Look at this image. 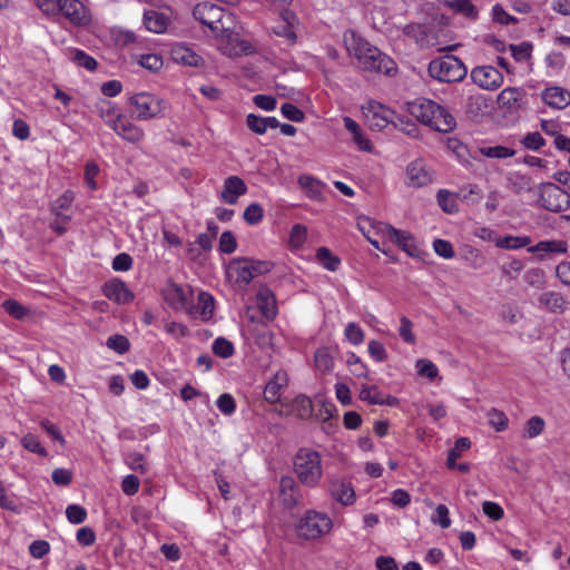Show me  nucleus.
Returning <instances> with one entry per match:
<instances>
[{
  "label": "nucleus",
  "mask_w": 570,
  "mask_h": 570,
  "mask_svg": "<svg viewBox=\"0 0 570 570\" xmlns=\"http://www.w3.org/2000/svg\"><path fill=\"white\" fill-rule=\"evenodd\" d=\"M194 18L203 26L208 27L216 36L227 39L232 45L230 56H240L252 52V46L243 40L232 30L234 16L226 12L224 8L213 2L206 1L195 6L193 10Z\"/></svg>",
  "instance_id": "f257e3e1"
},
{
  "label": "nucleus",
  "mask_w": 570,
  "mask_h": 570,
  "mask_svg": "<svg viewBox=\"0 0 570 570\" xmlns=\"http://www.w3.org/2000/svg\"><path fill=\"white\" fill-rule=\"evenodd\" d=\"M343 41L347 52L357 60L362 69L389 76L397 70V66L391 57L381 52L354 30H346Z\"/></svg>",
  "instance_id": "f03ea898"
},
{
  "label": "nucleus",
  "mask_w": 570,
  "mask_h": 570,
  "mask_svg": "<svg viewBox=\"0 0 570 570\" xmlns=\"http://www.w3.org/2000/svg\"><path fill=\"white\" fill-rule=\"evenodd\" d=\"M409 112L421 124L439 132L448 134L456 127V120L448 108L428 98L409 102Z\"/></svg>",
  "instance_id": "7ed1b4c3"
},
{
  "label": "nucleus",
  "mask_w": 570,
  "mask_h": 570,
  "mask_svg": "<svg viewBox=\"0 0 570 570\" xmlns=\"http://www.w3.org/2000/svg\"><path fill=\"white\" fill-rule=\"evenodd\" d=\"M293 470L303 485L317 487L323 475L321 454L312 449L301 448L293 459Z\"/></svg>",
  "instance_id": "20e7f679"
},
{
  "label": "nucleus",
  "mask_w": 570,
  "mask_h": 570,
  "mask_svg": "<svg viewBox=\"0 0 570 570\" xmlns=\"http://www.w3.org/2000/svg\"><path fill=\"white\" fill-rule=\"evenodd\" d=\"M429 75L440 82H459L466 76V67L455 56H443L429 63Z\"/></svg>",
  "instance_id": "39448f33"
},
{
  "label": "nucleus",
  "mask_w": 570,
  "mask_h": 570,
  "mask_svg": "<svg viewBox=\"0 0 570 570\" xmlns=\"http://www.w3.org/2000/svg\"><path fill=\"white\" fill-rule=\"evenodd\" d=\"M537 203L552 213L564 212L570 206V195L553 183H544L538 187Z\"/></svg>",
  "instance_id": "423d86ee"
},
{
  "label": "nucleus",
  "mask_w": 570,
  "mask_h": 570,
  "mask_svg": "<svg viewBox=\"0 0 570 570\" xmlns=\"http://www.w3.org/2000/svg\"><path fill=\"white\" fill-rule=\"evenodd\" d=\"M131 115L138 120H148L160 115L166 108L161 98L150 92H138L130 97Z\"/></svg>",
  "instance_id": "0eeeda50"
},
{
  "label": "nucleus",
  "mask_w": 570,
  "mask_h": 570,
  "mask_svg": "<svg viewBox=\"0 0 570 570\" xmlns=\"http://www.w3.org/2000/svg\"><path fill=\"white\" fill-rule=\"evenodd\" d=\"M332 520L325 513L317 511H307L298 524L299 535L305 539H317L330 532Z\"/></svg>",
  "instance_id": "6e6552de"
},
{
  "label": "nucleus",
  "mask_w": 570,
  "mask_h": 570,
  "mask_svg": "<svg viewBox=\"0 0 570 570\" xmlns=\"http://www.w3.org/2000/svg\"><path fill=\"white\" fill-rule=\"evenodd\" d=\"M363 114L371 129L382 130L393 120L394 112L377 101L363 107Z\"/></svg>",
  "instance_id": "1a4fd4ad"
},
{
  "label": "nucleus",
  "mask_w": 570,
  "mask_h": 570,
  "mask_svg": "<svg viewBox=\"0 0 570 570\" xmlns=\"http://www.w3.org/2000/svg\"><path fill=\"white\" fill-rule=\"evenodd\" d=\"M497 102L507 112H518L527 105V92L522 88L508 87L499 94Z\"/></svg>",
  "instance_id": "9d476101"
},
{
  "label": "nucleus",
  "mask_w": 570,
  "mask_h": 570,
  "mask_svg": "<svg viewBox=\"0 0 570 570\" xmlns=\"http://www.w3.org/2000/svg\"><path fill=\"white\" fill-rule=\"evenodd\" d=\"M471 78L475 85L487 90H494L503 82L502 73L492 66L475 67L471 72Z\"/></svg>",
  "instance_id": "9b49d317"
},
{
  "label": "nucleus",
  "mask_w": 570,
  "mask_h": 570,
  "mask_svg": "<svg viewBox=\"0 0 570 570\" xmlns=\"http://www.w3.org/2000/svg\"><path fill=\"white\" fill-rule=\"evenodd\" d=\"M60 14L75 26H87L91 16L79 0H60Z\"/></svg>",
  "instance_id": "f8f14e48"
},
{
  "label": "nucleus",
  "mask_w": 570,
  "mask_h": 570,
  "mask_svg": "<svg viewBox=\"0 0 570 570\" xmlns=\"http://www.w3.org/2000/svg\"><path fill=\"white\" fill-rule=\"evenodd\" d=\"M163 295L165 301L168 303L170 307L176 311L188 309L189 314H194L193 309H189V291L184 288L183 286L171 283L168 284L164 291Z\"/></svg>",
  "instance_id": "ddd939ff"
},
{
  "label": "nucleus",
  "mask_w": 570,
  "mask_h": 570,
  "mask_svg": "<svg viewBox=\"0 0 570 570\" xmlns=\"http://www.w3.org/2000/svg\"><path fill=\"white\" fill-rule=\"evenodd\" d=\"M301 490L292 476H283L279 481L278 500L285 509L295 508L301 500Z\"/></svg>",
  "instance_id": "4468645a"
},
{
  "label": "nucleus",
  "mask_w": 570,
  "mask_h": 570,
  "mask_svg": "<svg viewBox=\"0 0 570 570\" xmlns=\"http://www.w3.org/2000/svg\"><path fill=\"white\" fill-rule=\"evenodd\" d=\"M102 292L107 298L117 304H127L134 299L132 292L126 283L120 279H112L104 285Z\"/></svg>",
  "instance_id": "2eb2a0df"
},
{
  "label": "nucleus",
  "mask_w": 570,
  "mask_h": 570,
  "mask_svg": "<svg viewBox=\"0 0 570 570\" xmlns=\"http://www.w3.org/2000/svg\"><path fill=\"white\" fill-rule=\"evenodd\" d=\"M406 179L409 186L419 188L431 184L433 176L421 160H415L406 168Z\"/></svg>",
  "instance_id": "dca6fc26"
},
{
  "label": "nucleus",
  "mask_w": 570,
  "mask_h": 570,
  "mask_svg": "<svg viewBox=\"0 0 570 570\" xmlns=\"http://www.w3.org/2000/svg\"><path fill=\"white\" fill-rule=\"evenodd\" d=\"M288 377L284 371H277L274 376L266 383L264 390V399L271 404H275L281 400L282 390L287 386Z\"/></svg>",
  "instance_id": "f3484780"
},
{
  "label": "nucleus",
  "mask_w": 570,
  "mask_h": 570,
  "mask_svg": "<svg viewBox=\"0 0 570 570\" xmlns=\"http://www.w3.org/2000/svg\"><path fill=\"white\" fill-rule=\"evenodd\" d=\"M247 191V187L243 179L238 176H229L224 181V187L220 194L224 203L234 205L237 203V198Z\"/></svg>",
  "instance_id": "a211bd4d"
},
{
  "label": "nucleus",
  "mask_w": 570,
  "mask_h": 570,
  "mask_svg": "<svg viewBox=\"0 0 570 570\" xmlns=\"http://www.w3.org/2000/svg\"><path fill=\"white\" fill-rule=\"evenodd\" d=\"M170 56L175 62L184 66L198 67L204 62L198 53L183 43L174 45L170 50Z\"/></svg>",
  "instance_id": "6ab92c4d"
},
{
  "label": "nucleus",
  "mask_w": 570,
  "mask_h": 570,
  "mask_svg": "<svg viewBox=\"0 0 570 570\" xmlns=\"http://www.w3.org/2000/svg\"><path fill=\"white\" fill-rule=\"evenodd\" d=\"M257 306L264 317L273 321L277 315V304L273 292L268 287H261L256 295Z\"/></svg>",
  "instance_id": "aec40b11"
},
{
  "label": "nucleus",
  "mask_w": 570,
  "mask_h": 570,
  "mask_svg": "<svg viewBox=\"0 0 570 570\" xmlns=\"http://www.w3.org/2000/svg\"><path fill=\"white\" fill-rule=\"evenodd\" d=\"M542 100L550 107L563 109L570 104V92L562 87H549L541 92Z\"/></svg>",
  "instance_id": "412c9836"
},
{
  "label": "nucleus",
  "mask_w": 570,
  "mask_h": 570,
  "mask_svg": "<svg viewBox=\"0 0 570 570\" xmlns=\"http://www.w3.org/2000/svg\"><path fill=\"white\" fill-rule=\"evenodd\" d=\"M328 491L332 498L343 505L352 504L355 500V493L351 484L333 480L330 482Z\"/></svg>",
  "instance_id": "4be33fe9"
},
{
  "label": "nucleus",
  "mask_w": 570,
  "mask_h": 570,
  "mask_svg": "<svg viewBox=\"0 0 570 570\" xmlns=\"http://www.w3.org/2000/svg\"><path fill=\"white\" fill-rule=\"evenodd\" d=\"M95 110L111 129L121 121L120 110L109 100L104 99L97 102Z\"/></svg>",
  "instance_id": "5701e85b"
},
{
  "label": "nucleus",
  "mask_w": 570,
  "mask_h": 570,
  "mask_svg": "<svg viewBox=\"0 0 570 570\" xmlns=\"http://www.w3.org/2000/svg\"><path fill=\"white\" fill-rule=\"evenodd\" d=\"M227 273L230 277H235V282L238 284L246 285L253 279L248 258H237L232 261Z\"/></svg>",
  "instance_id": "b1692460"
},
{
  "label": "nucleus",
  "mask_w": 570,
  "mask_h": 570,
  "mask_svg": "<svg viewBox=\"0 0 570 570\" xmlns=\"http://www.w3.org/2000/svg\"><path fill=\"white\" fill-rule=\"evenodd\" d=\"M112 130L122 139L132 144L139 142L144 138L142 129L126 120L124 117H121V121H119Z\"/></svg>",
  "instance_id": "393cba45"
},
{
  "label": "nucleus",
  "mask_w": 570,
  "mask_h": 570,
  "mask_svg": "<svg viewBox=\"0 0 570 570\" xmlns=\"http://www.w3.org/2000/svg\"><path fill=\"white\" fill-rule=\"evenodd\" d=\"M403 32L422 48H429L435 45L434 39L429 36L426 28L419 23L406 24Z\"/></svg>",
  "instance_id": "a878e982"
},
{
  "label": "nucleus",
  "mask_w": 570,
  "mask_h": 570,
  "mask_svg": "<svg viewBox=\"0 0 570 570\" xmlns=\"http://www.w3.org/2000/svg\"><path fill=\"white\" fill-rule=\"evenodd\" d=\"M144 23L147 30L156 33H161L167 29L168 18L165 13L156 10H149L144 14Z\"/></svg>",
  "instance_id": "bb28decb"
},
{
  "label": "nucleus",
  "mask_w": 570,
  "mask_h": 570,
  "mask_svg": "<svg viewBox=\"0 0 570 570\" xmlns=\"http://www.w3.org/2000/svg\"><path fill=\"white\" fill-rule=\"evenodd\" d=\"M389 236L410 256H415L417 249L410 234L390 226Z\"/></svg>",
  "instance_id": "cd10ccee"
},
{
  "label": "nucleus",
  "mask_w": 570,
  "mask_h": 570,
  "mask_svg": "<svg viewBox=\"0 0 570 570\" xmlns=\"http://www.w3.org/2000/svg\"><path fill=\"white\" fill-rule=\"evenodd\" d=\"M73 193L71 190H66L59 198H57L52 205V213L60 217L63 223L70 222V216L66 215L65 212L68 210L73 202Z\"/></svg>",
  "instance_id": "c85d7f7f"
},
{
  "label": "nucleus",
  "mask_w": 570,
  "mask_h": 570,
  "mask_svg": "<svg viewBox=\"0 0 570 570\" xmlns=\"http://www.w3.org/2000/svg\"><path fill=\"white\" fill-rule=\"evenodd\" d=\"M530 253H566L567 244L562 240H541L528 248Z\"/></svg>",
  "instance_id": "c756f323"
},
{
  "label": "nucleus",
  "mask_w": 570,
  "mask_h": 570,
  "mask_svg": "<svg viewBox=\"0 0 570 570\" xmlns=\"http://www.w3.org/2000/svg\"><path fill=\"white\" fill-rule=\"evenodd\" d=\"M531 243L529 236H504L497 239L495 245L505 249H519Z\"/></svg>",
  "instance_id": "7c9ffc66"
},
{
  "label": "nucleus",
  "mask_w": 570,
  "mask_h": 570,
  "mask_svg": "<svg viewBox=\"0 0 570 570\" xmlns=\"http://www.w3.org/2000/svg\"><path fill=\"white\" fill-rule=\"evenodd\" d=\"M196 313H199L203 320H209L214 313V297L206 293L200 292L198 294V303Z\"/></svg>",
  "instance_id": "2f4dec72"
},
{
  "label": "nucleus",
  "mask_w": 570,
  "mask_h": 570,
  "mask_svg": "<svg viewBox=\"0 0 570 570\" xmlns=\"http://www.w3.org/2000/svg\"><path fill=\"white\" fill-rule=\"evenodd\" d=\"M546 426V422L541 416H531L525 425L522 436L527 439H533L540 435Z\"/></svg>",
  "instance_id": "473e14b6"
},
{
  "label": "nucleus",
  "mask_w": 570,
  "mask_h": 570,
  "mask_svg": "<svg viewBox=\"0 0 570 570\" xmlns=\"http://www.w3.org/2000/svg\"><path fill=\"white\" fill-rule=\"evenodd\" d=\"M316 257L326 269L334 272L338 268L340 258L333 255L327 247H320Z\"/></svg>",
  "instance_id": "72a5a7b5"
},
{
  "label": "nucleus",
  "mask_w": 570,
  "mask_h": 570,
  "mask_svg": "<svg viewBox=\"0 0 570 570\" xmlns=\"http://www.w3.org/2000/svg\"><path fill=\"white\" fill-rule=\"evenodd\" d=\"M70 60L79 67H83L87 70H95L97 68V61L91 56L87 55L82 50H71Z\"/></svg>",
  "instance_id": "f704fd0d"
},
{
  "label": "nucleus",
  "mask_w": 570,
  "mask_h": 570,
  "mask_svg": "<svg viewBox=\"0 0 570 570\" xmlns=\"http://www.w3.org/2000/svg\"><path fill=\"white\" fill-rule=\"evenodd\" d=\"M436 199L438 204L445 213L453 214L458 210L455 197L449 190L440 189L438 191Z\"/></svg>",
  "instance_id": "c9c22d12"
},
{
  "label": "nucleus",
  "mask_w": 570,
  "mask_h": 570,
  "mask_svg": "<svg viewBox=\"0 0 570 570\" xmlns=\"http://www.w3.org/2000/svg\"><path fill=\"white\" fill-rule=\"evenodd\" d=\"M458 196L468 204H478L482 198V191L476 185L462 186Z\"/></svg>",
  "instance_id": "e433bc0d"
},
{
  "label": "nucleus",
  "mask_w": 570,
  "mask_h": 570,
  "mask_svg": "<svg viewBox=\"0 0 570 570\" xmlns=\"http://www.w3.org/2000/svg\"><path fill=\"white\" fill-rule=\"evenodd\" d=\"M4 311L16 320H23L30 314V311L14 299H7L2 303Z\"/></svg>",
  "instance_id": "4c0bfd02"
},
{
  "label": "nucleus",
  "mask_w": 570,
  "mask_h": 570,
  "mask_svg": "<svg viewBox=\"0 0 570 570\" xmlns=\"http://www.w3.org/2000/svg\"><path fill=\"white\" fill-rule=\"evenodd\" d=\"M539 302L553 312L561 309L564 304L562 296L556 292L542 293L539 297Z\"/></svg>",
  "instance_id": "58836bf2"
},
{
  "label": "nucleus",
  "mask_w": 570,
  "mask_h": 570,
  "mask_svg": "<svg viewBox=\"0 0 570 570\" xmlns=\"http://www.w3.org/2000/svg\"><path fill=\"white\" fill-rule=\"evenodd\" d=\"M298 185L313 198L321 194V183L311 175L299 176Z\"/></svg>",
  "instance_id": "ea45409f"
},
{
  "label": "nucleus",
  "mask_w": 570,
  "mask_h": 570,
  "mask_svg": "<svg viewBox=\"0 0 570 570\" xmlns=\"http://www.w3.org/2000/svg\"><path fill=\"white\" fill-rule=\"evenodd\" d=\"M294 410L301 419H308L313 413V403L309 397L299 395L294 400Z\"/></svg>",
  "instance_id": "a19ab883"
},
{
  "label": "nucleus",
  "mask_w": 570,
  "mask_h": 570,
  "mask_svg": "<svg viewBox=\"0 0 570 570\" xmlns=\"http://www.w3.org/2000/svg\"><path fill=\"white\" fill-rule=\"evenodd\" d=\"M489 424L494 428L497 431H504L508 426V417L507 415L497 409H491L488 414Z\"/></svg>",
  "instance_id": "79ce46f5"
},
{
  "label": "nucleus",
  "mask_w": 570,
  "mask_h": 570,
  "mask_svg": "<svg viewBox=\"0 0 570 570\" xmlns=\"http://www.w3.org/2000/svg\"><path fill=\"white\" fill-rule=\"evenodd\" d=\"M360 399L362 401H367L371 404H384V397L374 385H363L360 392Z\"/></svg>",
  "instance_id": "37998d69"
},
{
  "label": "nucleus",
  "mask_w": 570,
  "mask_h": 570,
  "mask_svg": "<svg viewBox=\"0 0 570 570\" xmlns=\"http://www.w3.org/2000/svg\"><path fill=\"white\" fill-rule=\"evenodd\" d=\"M415 367L417 370L419 375L425 376L429 380H434L439 374L436 365L430 360H417Z\"/></svg>",
  "instance_id": "c03bdc74"
},
{
  "label": "nucleus",
  "mask_w": 570,
  "mask_h": 570,
  "mask_svg": "<svg viewBox=\"0 0 570 570\" xmlns=\"http://www.w3.org/2000/svg\"><path fill=\"white\" fill-rule=\"evenodd\" d=\"M480 151L485 157L499 159L509 158L514 155V150L504 146L482 147Z\"/></svg>",
  "instance_id": "a18cd8bd"
},
{
  "label": "nucleus",
  "mask_w": 570,
  "mask_h": 570,
  "mask_svg": "<svg viewBox=\"0 0 570 570\" xmlns=\"http://www.w3.org/2000/svg\"><path fill=\"white\" fill-rule=\"evenodd\" d=\"M21 444L22 446L32 452V453H37L41 456H47L48 455V452L47 450L40 444V442L38 441V439L33 435V434H26L22 439H21Z\"/></svg>",
  "instance_id": "49530a36"
},
{
  "label": "nucleus",
  "mask_w": 570,
  "mask_h": 570,
  "mask_svg": "<svg viewBox=\"0 0 570 570\" xmlns=\"http://www.w3.org/2000/svg\"><path fill=\"white\" fill-rule=\"evenodd\" d=\"M449 6L454 11L468 18H474L476 16L475 7L469 0H452L449 2Z\"/></svg>",
  "instance_id": "de8ad7c7"
},
{
  "label": "nucleus",
  "mask_w": 570,
  "mask_h": 570,
  "mask_svg": "<svg viewBox=\"0 0 570 570\" xmlns=\"http://www.w3.org/2000/svg\"><path fill=\"white\" fill-rule=\"evenodd\" d=\"M139 65L150 71L159 70L164 62L163 58L156 53L141 55L138 60Z\"/></svg>",
  "instance_id": "09e8293b"
},
{
  "label": "nucleus",
  "mask_w": 570,
  "mask_h": 570,
  "mask_svg": "<svg viewBox=\"0 0 570 570\" xmlns=\"http://www.w3.org/2000/svg\"><path fill=\"white\" fill-rule=\"evenodd\" d=\"M66 517L70 523L79 524L86 520L87 511L78 504H70L66 509Z\"/></svg>",
  "instance_id": "8fccbe9b"
},
{
  "label": "nucleus",
  "mask_w": 570,
  "mask_h": 570,
  "mask_svg": "<svg viewBox=\"0 0 570 570\" xmlns=\"http://www.w3.org/2000/svg\"><path fill=\"white\" fill-rule=\"evenodd\" d=\"M244 219L249 225H256L263 219V207L253 203L246 207L244 212Z\"/></svg>",
  "instance_id": "3c124183"
},
{
  "label": "nucleus",
  "mask_w": 570,
  "mask_h": 570,
  "mask_svg": "<svg viewBox=\"0 0 570 570\" xmlns=\"http://www.w3.org/2000/svg\"><path fill=\"white\" fill-rule=\"evenodd\" d=\"M213 352L220 357H229L234 353V346L228 340L218 337L213 343Z\"/></svg>",
  "instance_id": "603ef678"
},
{
  "label": "nucleus",
  "mask_w": 570,
  "mask_h": 570,
  "mask_svg": "<svg viewBox=\"0 0 570 570\" xmlns=\"http://www.w3.org/2000/svg\"><path fill=\"white\" fill-rule=\"evenodd\" d=\"M315 366L322 372H330L333 367V358L326 348L317 350L315 353Z\"/></svg>",
  "instance_id": "864d4df0"
},
{
  "label": "nucleus",
  "mask_w": 570,
  "mask_h": 570,
  "mask_svg": "<svg viewBox=\"0 0 570 570\" xmlns=\"http://www.w3.org/2000/svg\"><path fill=\"white\" fill-rule=\"evenodd\" d=\"M107 346L119 354H124L129 350L130 344L126 336L116 334L107 340Z\"/></svg>",
  "instance_id": "5fc2aeb1"
},
{
  "label": "nucleus",
  "mask_w": 570,
  "mask_h": 570,
  "mask_svg": "<svg viewBox=\"0 0 570 570\" xmlns=\"http://www.w3.org/2000/svg\"><path fill=\"white\" fill-rule=\"evenodd\" d=\"M432 522L439 524L442 529H448L451 525V519L449 517V509L444 504H439L435 508V512L431 518Z\"/></svg>",
  "instance_id": "6e6d98bb"
},
{
  "label": "nucleus",
  "mask_w": 570,
  "mask_h": 570,
  "mask_svg": "<svg viewBox=\"0 0 570 570\" xmlns=\"http://www.w3.org/2000/svg\"><path fill=\"white\" fill-rule=\"evenodd\" d=\"M60 0H37L38 8L48 17L60 16Z\"/></svg>",
  "instance_id": "4d7b16f0"
},
{
  "label": "nucleus",
  "mask_w": 570,
  "mask_h": 570,
  "mask_svg": "<svg viewBox=\"0 0 570 570\" xmlns=\"http://www.w3.org/2000/svg\"><path fill=\"white\" fill-rule=\"evenodd\" d=\"M348 342L360 345L364 341V332L356 323H348L344 332Z\"/></svg>",
  "instance_id": "13d9d810"
},
{
  "label": "nucleus",
  "mask_w": 570,
  "mask_h": 570,
  "mask_svg": "<svg viewBox=\"0 0 570 570\" xmlns=\"http://www.w3.org/2000/svg\"><path fill=\"white\" fill-rule=\"evenodd\" d=\"M307 237V229L305 226L297 224L293 226L289 235V243L293 247L298 248L301 247Z\"/></svg>",
  "instance_id": "bf43d9fd"
},
{
  "label": "nucleus",
  "mask_w": 570,
  "mask_h": 570,
  "mask_svg": "<svg viewBox=\"0 0 570 570\" xmlns=\"http://www.w3.org/2000/svg\"><path fill=\"white\" fill-rule=\"evenodd\" d=\"M237 242L232 232H224L219 238V249L225 254H232L236 250Z\"/></svg>",
  "instance_id": "052dcab7"
},
{
  "label": "nucleus",
  "mask_w": 570,
  "mask_h": 570,
  "mask_svg": "<svg viewBox=\"0 0 570 570\" xmlns=\"http://www.w3.org/2000/svg\"><path fill=\"white\" fill-rule=\"evenodd\" d=\"M433 249L439 256H441L445 259H450V258L454 257V249H453L452 244L449 240L435 239L433 242Z\"/></svg>",
  "instance_id": "680f3d73"
},
{
  "label": "nucleus",
  "mask_w": 570,
  "mask_h": 570,
  "mask_svg": "<svg viewBox=\"0 0 570 570\" xmlns=\"http://www.w3.org/2000/svg\"><path fill=\"white\" fill-rule=\"evenodd\" d=\"M246 125L253 132L257 135H263L266 132L265 117L249 114L246 117Z\"/></svg>",
  "instance_id": "e2e57ef3"
},
{
  "label": "nucleus",
  "mask_w": 570,
  "mask_h": 570,
  "mask_svg": "<svg viewBox=\"0 0 570 570\" xmlns=\"http://www.w3.org/2000/svg\"><path fill=\"white\" fill-rule=\"evenodd\" d=\"M513 58L518 61H525L531 56L532 46L527 42L510 46Z\"/></svg>",
  "instance_id": "0e129e2a"
},
{
  "label": "nucleus",
  "mask_w": 570,
  "mask_h": 570,
  "mask_svg": "<svg viewBox=\"0 0 570 570\" xmlns=\"http://www.w3.org/2000/svg\"><path fill=\"white\" fill-rule=\"evenodd\" d=\"M281 111L288 120L301 122L304 120V112L293 104H284L281 107Z\"/></svg>",
  "instance_id": "69168bd1"
},
{
  "label": "nucleus",
  "mask_w": 570,
  "mask_h": 570,
  "mask_svg": "<svg viewBox=\"0 0 570 570\" xmlns=\"http://www.w3.org/2000/svg\"><path fill=\"white\" fill-rule=\"evenodd\" d=\"M217 407L225 415H230L236 410V403L230 394H222L217 400Z\"/></svg>",
  "instance_id": "338daca9"
},
{
  "label": "nucleus",
  "mask_w": 570,
  "mask_h": 570,
  "mask_svg": "<svg viewBox=\"0 0 570 570\" xmlns=\"http://www.w3.org/2000/svg\"><path fill=\"white\" fill-rule=\"evenodd\" d=\"M521 142L528 149L538 150L544 145V139L538 131H534L527 134Z\"/></svg>",
  "instance_id": "774afa93"
}]
</instances>
